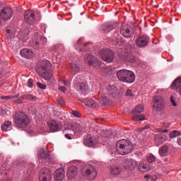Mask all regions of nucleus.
Returning a JSON list of instances; mask_svg holds the SVG:
<instances>
[{"label":"nucleus","instance_id":"f257e3e1","mask_svg":"<svg viewBox=\"0 0 181 181\" xmlns=\"http://www.w3.org/2000/svg\"><path fill=\"white\" fill-rule=\"evenodd\" d=\"M13 123L16 128H26L30 124V118L23 112H17L13 115Z\"/></svg>","mask_w":181,"mask_h":181},{"label":"nucleus","instance_id":"f03ea898","mask_svg":"<svg viewBox=\"0 0 181 181\" xmlns=\"http://www.w3.org/2000/svg\"><path fill=\"white\" fill-rule=\"evenodd\" d=\"M116 149L119 155H128L134 151V145L129 140L122 139L116 143Z\"/></svg>","mask_w":181,"mask_h":181},{"label":"nucleus","instance_id":"7ed1b4c3","mask_svg":"<svg viewBox=\"0 0 181 181\" xmlns=\"http://www.w3.org/2000/svg\"><path fill=\"white\" fill-rule=\"evenodd\" d=\"M50 70H52V64H50V62L47 60L42 62L37 71L45 80H50L53 76Z\"/></svg>","mask_w":181,"mask_h":181},{"label":"nucleus","instance_id":"20e7f679","mask_svg":"<svg viewBox=\"0 0 181 181\" xmlns=\"http://www.w3.org/2000/svg\"><path fill=\"white\" fill-rule=\"evenodd\" d=\"M103 32L104 33L107 32L106 34L107 39L113 42L114 45H118V42H119L118 32H117V28H114V25L112 23L103 27Z\"/></svg>","mask_w":181,"mask_h":181},{"label":"nucleus","instance_id":"39448f33","mask_svg":"<svg viewBox=\"0 0 181 181\" xmlns=\"http://www.w3.org/2000/svg\"><path fill=\"white\" fill-rule=\"evenodd\" d=\"M166 107V102L162 96L155 95L153 98V110L157 112H162Z\"/></svg>","mask_w":181,"mask_h":181},{"label":"nucleus","instance_id":"423d86ee","mask_svg":"<svg viewBox=\"0 0 181 181\" xmlns=\"http://www.w3.org/2000/svg\"><path fill=\"white\" fill-rule=\"evenodd\" d=\"M82 175L89 180H94L97 177V169L91 165H87L82 169Z\"/></svg>","mask_w":181,"mask_h":181},{"label":"nucleus","instance_id":"0eeeda50","mask_svg":"<svg viewBox=\"0 0 181 181\" xmlns=\"http://www.w3.org/2000/svg\"><path fill=\"white\" fill-rule=\"evenodd\" d=\"M122 165L126 170H134L138 165V163L134 158L124 157L122 160Z\"/></svg>","mask_w":181,"mask_h":181},{"label":"nucleus","instance_id":"6e6552de","mask_svg":"<svg viewBox=\"0 0 181 181\" xmlns=\"http://www.w3.org/2000/svg\"><path fill=\"white\" fill-rule=\"evenodd\" d=\"M100 56L104 62L112 63L114 60V52L110 49H105L101 51Z\"/></svg>","mask_w":181,"mask_h":181},{"label":"nucleus","instance_id":"1a4fd4ad","mask_svg":"<svg viewBox=\"0 0 181 181\" xmlns=\"http://www.w3.org/2000/svg\"><path fill=\"white\" fill-rule=\"evenodd\" d=\"M13 16V10L11 7H6L0 11V18L2 21H9Z\"/></svg>","mask_w":181,"mask_h":181},{"label":"nucleus","instance_id":"9d476101","mask_svg":"<svg viewBox=\"0 0 181 181\" xmlns=\"http://www.w3.org/2000/svg\"><path fill=\"white\" fill-rule=\"evenodd\" d=\"M132 27L130 25L123 24L120 29V33L124 37H131L132 36Z\"/></svg>","mask_w":181,"mask_h":181},{"label":"nucleus","instance_id":"9b49d317","mask_svg":"<svg viewBox=\"0 0 181 181\" xmlns=\"http://www.w3.org/2000/svg\"><path fill=\"white\" fill-rule=\"evenodd\" d=\"M149 43V37L146 35H140L136 39V45L138 47H145Z\"/></svg>","mask_w":181,"mask_h":181},{"label":"nucleus","instance_id":"f8f14e48","mask_svg":"<svg viewBox=\"0 0 181 181\" xmlns=\"http://www.w3.org/2000/svg\"><path fill=\"white\" fill-rule=\"evenodd\" d=\"M52 175L47 168H42L40 172L39 180L40 181H50Z\"/></svg>","mask_w":181,"mask_h":181},{"label":"nucleus","instance_id":"ddd939ff","mask_svg":"<svg viewBox=\"0 0 181 181\" xmlns=\"http://www.w3.org/2000/svg\"><path fill=\"white\" fill-rule=\"evenodd\" d=\"M38 159L39 160H42L45 162H48V163L53 162V160L50 158V154H49L47 151H45V149H40L38 151Z\"/></svg>","mask_w":181,"mask_h":181},{"label":"nucleus","instance_id":"4468645a","mask_svg":"<svg viewBox=\"0 0 181 181\" xmlns=\"http://www.w3.org/2000/svg\"><path fill=\"white\" fill-rule=\"evenodd\" d=\"M24 19L25 22L29 25L35 23V21H36V18L35 17V12L30 10L25 11L24 13Z\"/></svg>","mask_w":181,"mask_h":181},{"label":"nucleus","instance_id":"2eb2a0df","mask_svg":"<svg viewBox=\"0 0 181 181\" xmlns=\"http://www.w3.org/2000/svg\"><path fill=\"white\" fill-rule=\"evenodd\" d=\"M98 144V139L95 136H87L84 139V145L86 146H88L89 148H93V146H95Z\"/></svg>","mask_w":181,"mask_h":181},{"label":"nucleus","instance_id":"dca6fc26","mask_svg":"<svg viewBox=\"0 0 181 181\" xmlns=\"http://www.w3.org/2000/svg\"><path fill=\"white\" fill-rule=\"evenodd\" d=\"M118 57L119 62H129V63H135L136 62L135 57H128L127 54H119Z\"/></svg>","mask_w":181,"mask_h":181},{"label":"nucleus","instance_id":"f3484780","mask_svg":"<svg viewBox=\"0 0 181 181\" xmlns=\"http://www.w3.org/2000/svg\"><path fill=\"white\" fill-rule=\"evenodd\" d=\"M122 173V167L118 164L110 167V173L112 176H119Z\"/></svg>","mask_w":181,"mask_h":181},{"label":"nucleus","instance_id":"a211bd4d","mask_svg":"<svg viewBox=\"0 0 181 181\" xmlns=\"http://www.w3.org/2000/svg\"><path fill=\"white\" fill-rule=\"evenodd\" d=\"M129 70L122 69L117 72V77L119 81H122L125 83V80L127 79V76H128Z\"/></svg>","mask_w":181,"mask_h":181},{"label":"nucleus","instance_id":"6ab92c4d","mask_svg":"<svg viewBox=\"0 0 181 181\" xmlns=\"http://www.w3.org/2000/svg\"><path fill=\"white\" fill-rule=\"evenodd\" d=\"M47 42V40H46L45 37L39 35L37 39L35 40V45L34 46L35 49H40V47H43Z\"/></svg>","mask_w":181,"mask_h":181},{"label":"nucleus","instance_id":"aec40b11","mask_svg":"<svg viewBox=\"0 0 181 181\" xmlns=\"http://www.w3.org/2000/svg\"><path fill=\"white\" fill-rule=\"evenodd\" d=\"M21 56L24 57L25 59H32L33 56H35V53L32 49H29L28 48H25L22 49L20 52Z\"/></svg>","mask_w":181,"mask_h":181},{"label":"nucleus","instance_id":"412c9836","mask_svg":"<svg viewBox=\"0 0 181 181\" xmlns=\"http://www.w3.org/2000/svg\"><path fill=\"white\" fill-rule=\"evenodd\" d=\"M154 140L156 144H158V145H162L163 142H165L168 140V136L165 134H156L154 136Z\"/></svg>","mask_w":181,"mask_h":181},{"label":"nucleus","instance_id":"4be33fe9","mask_svg":"<svg viewBox=\"0 0 181 181\" xmlns=\"http://www.w3.org/2000/svg\"><path fill=\"white\" fill-rule=\"evenodd\" d=\"M48 127H49L51 132H57L60 129V124L54 120L49 122Z\"/></svg>","mask_w":181,"mask_h":181},{"label":"nucleus","instance_id":"5701e85b","mask_svg":"<svg viewBox=\"0 0 181 181\" xmlns=\"http://www.w3.org/2000/svg\"><path fill=\"white\" fill-rule=\"evenodd\" d=\"M66 176L67 177H69V179H74V177L77 176V167L76 166L69 167L68 169Z\"/></svg>","mask_w":181,"mask_h":181},{"label":"nucleus","instance_id":"b1692460","mask_svg":"<svg viewBox=\"0 0 181 181\" xmlns=\"http://www.w3.org/2000/svg\"><path fill=\"white\" fill-rule=\"evenodd\" d=\"M83 102L87 107L90 108H97L98 107V103L91 98L83 99Z\"/></svg>","mask_w":181,"mask_h":181},{"label":"nucleus","instance_id":"393cba45","mask_svg":"<svg viewBox=\"0 0 181 181\" xmlns=\"http://www.w3.org/2000/svg\"><path fill=\"white\" fill-rule=\"evenodd\" d=\"M54 177L55 180H63L64 179V170L63 168L57 170L54 173Z\"/></svg>","mask_w":181,"mask_h":181},{"label":"nucleus","instance_id":"a878e982","mask_svg":"<svg viewBox=\"0 0 181 181\" xmlns=\"http://www.w3.org/2000/svg\"><path fill=\"white\" fill-rule=\"evenodd\" d=\"M85 62L89 64V66H93V64H95L98 61L97 60V58H95V57H94L93 54H87L85 57Z\"/></svg>","mask_w":181,"mask_h":181},{"label":"nucleus","instance_id":"bb28decb","mask_svg":"<svg viewBox=\"0 0 181 181\" xmlns=\"http://www.w3.org/2000/svg\"><path fill=\"white\" fill-rule=\"evenodd\" d=\"M158 153L160 156H168L169 153V146L163 145L158 150Z\"/></svg>","mask_w":181,"mask_h":181},{"label":"nucleus","instance_id":"cd10ccee","mask_svg":"<svg viewBox=\"0 0 181 181\" xmlns=\"http://www.w3.org/2000/svg\"><path fill=\"white\" fill-rule=\"evenodd\" d=\"M135 81V74L134 72L129 71L127 76H126V80L124 83H132Z\"/></svg>","mask_w":181,"mask_h":181},{"label":"nucleus","instance_id":"c85d7f7f","mask_svg":"<svg viewBox=\"0 0 181 181\" xmlns=\"http://www.w3.org/2000/svg\"><path fill=\"white\" fill-rule=\"evenodd\" d=\"M70 70L72 74H77L80 71V65L76 63H71L70 64Z\"/></svg>","mask_w":181,"mask_h":181},{"label":"nucleus","instance_id":"c756f323","mask_svg":"<svg viewBox=\"0 0 181 181\" xmlns=\"http://www.w3.org/2000/svg\"><path fill=\"white\" fill-rule=\"evenodd\" d=\"M69 129H71V131H74V132H78L83 131L84 127L77 123H74L69 126Z\"/></svg>","mask_w":181,"mask_h":181},{"label":"nucleus","instance_id":"7c9ffc66","mask_svg":"<svg viewBox=\"0 0 181 181\" xmlns=\"http://www.w3.org/2000/svg\"><path fill=\"white\" fill-rule=\"evenodd\" d=\"M172 88L174 90H179L181 88V78L178 77L173 82L171 85Z\"/></svg>","mask_w":181,"mask_h":181},{"label":"nucleus","instance_id":"2f4dec72","mask_svg":"<svg viewBox=\"0 0 181 181\" xmlns=\"http://www.w3.org/2000/svg\"><path fill=\"white\" fill-rule=\"evenodd\" d=\"M25 166L26 163L25 161H19L16 163L14 168L16 172H21V170H23V169H25Z\"/></svg>","mask_w":181,"mask_h":181},{"label":"nucleus","instance_id":"473e14b6","mask_svg":"<svg viewBox=\"0 0 181 181\" xmlns=\"http://www.w3.org/2000/svg\"><path fill=\"white\" fill-rule=\"evenodd\" d=\"M107 94L110 95H114V94H117V87L115 86L109 85L107 86Z\"/></svg>","mask_w":181,"mask_h":181},{"label":"nucleus","instance_id":"72a5a7b5","mask_svg":"<svg viewBox=\"0 0 181 181\" xmlns=\"http://www.w3.org/2000/svg\"><path fill=\"white\" fill-rule=\"evenodd\" d=\"M11 126H12V122H11V121H6L1 125V129L4 132H6V131H9V128H11Z\"/></svg>","mask_w":181,"mask_h":181},{"label":"nucleus","instance_id":"f704fd0d","mask_svg":"<svg viewBox=\"0 0 181 181\" xmlns=\"http://www.w3.org/2000/svg\"><path fill=\"white\" fill-rule=\"evenodd\" d=\"M21 100H29L30 101H35L36 100V97L31 94H25L20 96Z\"/></svg>","mask_w":181,"mask_h":181},{"label":"nucleus","instance_id":"c9c22d12","mask_svg":"<svg viewBox=\"0 0 181 181\" xmlns=\"http://www.w3.org/2000/svg\"><path fill=\"white\" fill-rule=\"evenodd\" d=\"M76 86L78 87V90H80V91L83 92L86 91V90L88 88V86L86 82H81Z\"/></svg>","mask_w":181,"mask_h":181},{"label":"nucleus","instance_id":"e433bc0d","mask_svg":"<svg viewBox=\"0 0 181 181\" xmlns=\"http://www.w3.org/2000/svg\"><path fill=\"white\" fill-rule=\"evenodd\" d=\"M139 170L140 172H149V170H151V168H149V165H148L140 164L139 165Z\"/></svg>","mask_w":181,"mask_h":181},{"label":"nucleus","instance_id":"4c0bfd02","mask_svg":"<svg viewBox=\"0 0 181 181\" xmlns=\"http://www.w3.org/2000/svg\"><path fill=\"white\" fill-rule=\"evenodd\" d=\"M100 103L103 105H105V107L110 105V99H108V98L106 96H103L100 99Z\"/></svg>","mask_w":181,"mask_h":181},{"label":"nucleus","instance_id":"58836bf2","mask_svg":"<svg viewBox=\"0 0 181 181\" xmlns=\"http://www.w3.org/2000/svg\"><path fill=\"white\" fill-rule=\"evenodd\" d=\"M133 121H144L145 120V115H134L132 117Z\"/></svg>","mask_w":181,"mask_h":181},{"label":"nucleus","instance_id":"ea45409f","mask_svg":"<svg viewBox=\"0 0 181 181\" xmlns=\"http://www.w3.org/2000/svg\"><path fill=\"white\" fill-rule=\"evenodd\" d=\"M19 97V94L15 95H6V96H1V100H13V98H18Z\"/></svg>","mask_w":181,"mask_h":181},{"label":"nucleus","instance_id":"a19ab883","mask_svg":"<svg viewBox=\"0 0 181 181\" xmlns=\"http://www.w3.org/2000/svg\"><path fill=\"white\" fill-rule=\"evenodd\" d=\"M155 160H156V157H155V156L153 154H151L147 157V161L148 163H153V162H155Z\"/></svg>","mask_w":181,"mask_h":181},{"label":"nucleus","instance_id":"79ce46f5","mask_svg":"<svg viewBox=\"0 0 181 181\" xmlns=\"http://www.w3.org/2000/svg\"><path fill=\"white\" fill-rule=\"evenodd\" d=\"M135 112L141 114L144 111V106L142 105H137L134 109Z\"/></svg>","mask_w":181,"mask_h":181},{"label":"nucleus","instance_id":"37998d69","mask_svg":"<svg viewBox=\"0 0 181 181\" xmlns=\"http://www.w3.org/2000/svg\"><path fill=\"white\" fill-rule=\"evenodd\" d=\"M179 135H180V132L174 130L170 133V138H176V136H179Z\"/></svg>","mask_w":181,"mask_h":181},{"label":"nucleus","instance_id":"c03bdc74","mask_svg":"<svg viewBox=\"0 0 181 181\" xmlns=\"http://www.w3.org/2000/svg\"><path fill=\"white\" fill-rule=\"evenodd\" d=\"M30 33V31H29V28H25L22 31V36L23 37H28Z\"/></svg>","mask_w":181,"mask_h":181},{"label":"nucleus","instance_id":"a18cd8bd","mask_svg":"<svg viewBox=\"0 0 181 181\" xmlns=\"http://www.w3.org/2000/svg\"><path fill=\"white\" fill-rule=\"evenodd\" d=\"M6 35L10 39H12L13 36H15V32L14 31H11V30H6Z\"/></svg>","mask_w":181,"mask_h":181},{"label":"nucleus","instance_id":"49530a36","mask_svg":"<svg viewBox=\"0 0 181 181\" xmlns=\"http://www.w3.org/2000/svg\"><path fill=\"white\" fill-rule=\"evenodd\" d=\"M146 179H148L149 181H155L156 180V175H146Z\"/></svg>","mask_w":181,"mask_h":181},{"label":"nucleus","instance_id":"de8ad7c7","mask_svg":"<svg viewBox=\"0 0 181 181\" xmlns=\"http://www.w3.org/2000/svg\"><path fill=\"white\" fill-rule=\"evenodd\" d=\"M34 86V83H33V79L32 78H30L28 82H27V86L29 88H33Z\"/></svg>","mask_w":181,"mask_h":181},{"label":"nucleus","instance_id":"09e8293b","mask_svg":"<svg viewBox=\"0 0 181 181\" xmlns=\"http://www.w3.org/2000/svg\"><path fill=\"white\" fill-rule=\"evenodd\" d=\"M37 86L39 88H40L41 90H46V84H43L40 82H37Z\"/></svg>","mask_w":181,"mask_h":181},{"label":"nucleus","instance_id":"8fccbe9b","mask_svg":"<svg viewBox=\"0 0 181 181\" xmlns=\"http://www.w3.org/2000/svg\"><path fill=\"white\" fill-rule=\"evenodd\" d=\"M57 103L59 104V105H64V99L62 97H60L57 99Z\"/></svg>","mask_w":181,"mask_h":181},{"label":"nucleus","instance_id":"3c124183","mask_svg":"<svg viewBox=\"0 0 181 181\" xmlns=\"http://www.w3.org/2000/svg\"><path fill=\"white\" fill-rule=\"evenodd\" d=\"M72 115H74V117H76V118H80V112H78V111L77 110H73L71 112Z\"/></svg>","mask_w":181,"mask_h":181},{"label":"nucleus","instance_id":"603ef678","mask_svg":"<svg viewBox=\"0 0 181 181\" xmlns=\"http://www.w3.org/2000/svg\"><path fill=\"white\" fill-rule=\"evenodd\" d=\"M80 83H81V82H80V76H78L74 79V83L75 84V86H78V84H80Z\"/></svg>","mask_w":181,"mask_h":181},{"label":"nucleus","instance_id":"864d4df0","mask_svg":"<svg viewBox=\"0 0 181 181\" xmlns=\"http://www.w3.org/2000/svg\"><path fill=\"white\" fill-rule=\"evenodd\" d=\"M126 95L127 97H132V91L129 89H128L127 91H126Z\"/></svg>","mask_w":181,"mask_h":181},{"label":"nucleus","instance_id":"5fc2aeb1","mask_svg":"<svg viewBox=\"0 0 181 181\" xmlns=\"http://www.w3.org/2000/svg\"><path fill=\"white\" fill-rule=\"evenodd\" d=\"M22 103H23V101H22L21 98L14 100V104H22Z\"/></svg>","mask_w":181,"mask_h":181},{"label":"nucleus","instance_id":"6e6d98bb","mask_svg":"<svg viewBox=\"0 0 181 181\" xmlns=\"http://www.w3.org/2000/svg\"><path fill=\"white\" fill-rule=\"evenodd\" d=\"M83 42V39H79L76 45V49H78V46Z\"/></svg>","mask_w":181,"mask_h":181},{"label":"nucleus","instance_id":"4d7b16f0","mask_svg":"<svg viewBox=\"0 0 181 181\" xmlns=\"http://www.w3.org/2000/svg\"><path fill=\"white\" fill-rule=\"evenodd\" d=\"M170 101H171V104L172 105H173L174 107H176V105H177V104H176V102H175V99H173V97H170Z\"/></svg>","mask_w":181,"mask_h":181},{"label":"nucleus","instance_id":"13d9d810","mask_svg":"<svg viewBox=\"0 0 181 181\" xmlns=\"http://www.w3.org/2000/svg\"><path fill=\"white\" fill-rule=\"evenodd\" d=\"M33 169H35V164L34 163H30L28 172H32V170H33Z\"/></svg>","mask_w":181,"mask_h":181},{"label":"nucleus","instance_id":"bf43d9fd","mask_svg":"<svg viewBox=\"0 0 181 181\" xmlns=\"http://www.w3.org/2000/svg\"><path fill=\"white\" fill-rule=\"evenodd\" d=\"M59 90H61V91H62V93H66V87H64V86H60L59 87Z\"/></svg>","mask_w":181,"mask_h":181},{"label":"nucleus","instance_id":"052dcab7","mask_svg":"<svg viewBox=\"0 0 181 181\" xmlns=\"http://www.w3.org/2000/svg\"><path fill=\"white\" fill-rule=\"evenodd\" d=\"M62 83L64 84V86H70V83L69 82V81H62Z\"/></svg>","mask_w":181,"mask_h":181},{"label":"nucleus","instance_id":"680f3d73","mask_svg":"<svg viewBox=\"0 0 181 181\" xmlns=\"http://www.w3.org/2000/svg\"><path fill=\"white\" fill-rule=\"evenodd\" d=\"M112 134V132L111 130H108L107 133V135L109 136V138H112V134Z\"/></svg>","mask_w":181,"mask_h":181},{"label":"nucleus","instance_id":"e2e57ef3","mask_svg":"<svg viewBox=\"0 0 181 181\" xmlns=\"http://www.w3.org/2000/svg\"><path fill=\"white\" fill-rule=\"evenodd\" d=\"M65 138H66V139H71V136H70L69 134H65Z\"/></svg>","mask_w":181,"mask_h":181},{"label":"nucleus","instance_id":"0e129e2a","mask_svg":"<svg viewBox=\"0 0 181 181\" xmlns=\"http://www.w3.org/2000/svg\"><path fill=\"white\" fill-rule=\"evenodd\" d=\"M178 145L181 146V136H180V138L177 139Z\"/></svg>","mask_w":181,"mask_h":181},{"label":"nucleus","instance_id":"69168bd1","mask_svg":"<svg viewBox=\"0 0 181 181\" xmlns=\"http://www.w3.org/2000/svg\"><path fill=\"white\" fill-rule=\"evenodd\" d=\"M149 128V126L146 125L142 128V129H148Z\"/></svg>","mask_w":181,"mask_h":181},{"label":"nucleus","instance_id":"338daca9","mask_svg":"<svg viewBox=\"0 0 181 181\" xmlns=\"http://www.w3.org/2000/svg\"><path fill=\"white\" fill-rule=\"evenodd\" d=\"M168 127H169V124H165L163 125V128H166Z\"/></svg>","mask_w":181,"mask_h":181},{"label":"nucleus","instance_id":"774afa93","mask_svg":"<svg viewBox=\"0 0 181 181\" xmlns=\"http://www.w3.org/2000/svg\"><path fill=\"white\" fill-rule=\"evenodd\" d=\"M162 132H168V129H162Z\"/></svg>","mask_w":181,"mask_h":181}]
</instances>
